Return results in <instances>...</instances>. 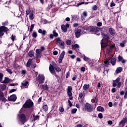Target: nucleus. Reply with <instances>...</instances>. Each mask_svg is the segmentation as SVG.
Here are the masks:
<instances>
[{
  "label": "nucleus",
  "instance_id": "1",
  "mask_svg": "<svg viewBox=\"0 0 127 127\" xmlns=\"http://www.w3.org/2000/svg\"><path fill=\"white\" fill-rule=\"evenodd\" d=\"M34 103L30 99L27 100L22 106L23 109H30L33 108Z\"/></svg>",
  "mask_w": 127,
  "mask_h": 127
},
{
  "label": "nucleus",
  "instance_id": "2",
  "mask_svg": "<svg viewBox=\"0 0 127 127\" xmlns=\"http://www.w3.org/2000/svg\"><path fill=\"white\" fill-rule=\"evenodd\" d=\"M84 109L85 111L88 112V113H92V112H93V111L94 110L93 104H91L88 102L85 104Z\"/></svg>",
  "mask_w": 127,
  "mask_h": 127
},
{
  "label": "nucleus",
  "instance_id": "3",
  "mask_svg": "<svg viewBox=\"0 0 127 127\" xmlns=\"http://www.w3.org/2000/svg\"><path fill=\"white\" fill-rule=\"evenodd\" d=\"M7 31H9L8 28L6 26H0V37L3 36L4 33L6 32V34H7Z\"/></svg>",
  "mask_w": 127,
  "mask_h": 127
},
{
  "label": "nucleus",
  "instance_id": "4",
  "mask_svg": "<svg viewBox=\"0 0 127 127\" xmlns=\"http://www.w3.org/2000/svg\"><path fill=\"white\" fill-rule=\"evenodd\" d=\"M66 90L67 92V95L69 97V100H73V93H72V91L73 90V88H72V86H68Z\"/></svg>",
  "mask_w": 127,
  "mask_h": 127
},
{
  "label": "nucleus",
  "instance_id": "5",
  "mask_svg": "<svg viewBox=\"0 0 127 127\" xmlns=\"http://www.w3.org/2000/svg\"><path fill=\"white\" fill-rule=\"evenodd\" d=\"M88 29L89 30V32H94L95 33H98L101 30V29L97 26H90Z\"/></svg>",
  "mask_w": 127,
  "mask_h": 127
},
{
  "label": "nucleus",
  "instance_id": "6",
  "mask_svg": "<svg viewBox=\"0 0 127 127\" xmlns=\"http://www.w3.org/2000/svg\"><path fill=\"white\" fill-rule=\"evenodd\" d=\"M36 80L39 82V84H43L45 77L44 75L39 74L38 77H37Z\"/></svg>",
  "mask_w": 127,
  "mask_h": 127
},
{
  "label": "nucleus",
  "instance_id": "7",
  "mask_svg": "<svg viewBox=\"0 0 127 127\" xmlns=\"http://www.w3.org/2000/svg\"><path fill=\"white\" fill-rule=\"evenodd\" d=\"M19 119L20 122L22 124H25V123H26V116H25V114H21L19 115Z\"/></svg>",
  "mask_w": 127,
  "mask_h": 127
},
{
  "label": "nucleus",
  "instance_id": "8",
  "mask_svg": "<svg viewBox=\"0 0 127 127\" xmlns=\"http://www.w3.org/2000/svg\"><path fill=\"white\" fill-rule=\"evenodd\" d=\"M17 99V97H16V95L12 94L10 95V97H8V101H9V102H15Z\"/></svg>",
  "mask_w": 127,
  "mask_h": 127
},
{
  "label": "nucleus",
  "instance_id": "9",
  "mask_svg": "<svg viewBox=\"0 0 127 127\" xmlns=\"http://www.w3.org/2000/svg\"><path fill=\"white\" fill-rule=\"evenodd\" d=\"M56 40L59 46H64V45H65L64 41L61 40V38L60 37L57 38Z\"/></svg>",
  "mask_w": 127,
  "mask_h": 127
},
{
  "label": "nucleus",
  "instance_id": "10",
  "mask_svg": "<svg viewBox=\"0 0 127 127\" xmlns=\"http://www.w3.org/2000/svg\"><path fill=\"white\" fill-rule=\"evenodd\" d=\"M82 30L79 28H78L77 30H75V35L76 38H79L81 36V32Z\"/></svg>",
  "mask_w": 127,
  "mask_h": 127
},
{
  "label": "nucleus",
  "instance_id": "11",
  "mask_svg": "<svg viewBox=\"0 0 127 127\" xmlns=\"http://www.w3.org/2000/svg\"><path fill=\"white\" fill-rule=\"evenodd\" d=\"M109 32L112 36H115V35H116V30L113 28H110L109 29Z\"/></svg>",
  "mask_w": 127,
  "mask_h": 127
},
{
  "label": "nucleus",
  "instance_id": "12",
  "mask_svg": "<svg viewBox=\"0 0 127 127\" xmlns=\"http://www.w3.org/2000/svg\"><path fill=\"white\" fill-rule=\"evenodd\" d=\"M71 18L72 21H75L77 20H79L80 19V17L78 15H72Z\"/></svg>",
  "mask_w": 127,
  "mask_h": 127
},
{
  "label": "nucleus",
  "instance_id": "13",
  "mask_svg": "<svg viewBox=\"0 0 127 127\" xmlns=\"http://www.w3.org/2000/svg\"><path fill=\"white\" fill-rule=\"evenodd\" d=\"M118 62H122L123 64H125L126 63V60L124 59V58L122 57L121 55H119L118 57Z\"/></svg>",
  "mask_w": 127,
  "mask_h": 127
},
{
  "label": "nucleus",
  "instance_id": "14",
  "mask_svg": "<svg viewBox=\"0 0 127 127\" xmlns=\"http://www.w3.org/2000/svg\"><path fill=\"white\" fill-rule=\"evenodd\" d=\"M12 80L8 77H5L4 80L2 82L3 84H7V83H10Z\"/></svg>",
  "mask_w": 127,
  "mask_h": 127
},
{
  "label": "nucleus",
  "instance_id": "15",
  "mask_svg": "<svg viewBox=\"0 0 127 127\" xmlns=\"http://www.w3.org/2000/svg\"><path fill=\"white\" fill-rule=\"evenodd\" d=\"M54 69H55V66H54L53 65L50 64L49 66V70L52 74L55 73V70H54Z\"/></svg>",
  "mask_w": 127,
  "mask_h": 127
},
{
  "label": "nucleus",
  "instance_id": "16",
  "mask_svg": "<svg viewBox=\"0 0 127 127\" xmlns=\"http://www.w3.org/2000/svg\"><path fill=\"white\" fill-rule=\"evenodd\" d=\"M103 38L104 39H105V40H110V39H111V38H110V36H109V35L107 34H105L104 33H103L101 34Z\"/></svg>",
  "mask_w": 127,
  "mask_h": 127
},
{
  "label": "nucleus",
  "instance_id": "17",
  "mask_svg": "<svg viewBox=\"0 0 127 127\" xmlns=\"http://www.w3.org/2000/svg\"><path fill=\"white\" fill-rule=\"evenodd\" d=\"M38 32L42 34L43 36H45V35H46V34L47 33V32H46V30H42V29H39L38 31Z\"/></svg>",
  "mask_w": 127,
  "mask_h": 127
},
{
  "label": "nucleus",
  "instance_id": "18",
  "mask_svg": "<svg viewBox=\"0 0 127 127\" xmlns=\"http://www.w3.org/2000/svg\"><path fill=\"white\" fill-rule=\"evenodd\" d=\"M126 123H127V118L126 117L123 119L119 123V125L121 126L122 125V126H125L126 125Z\"/></svg>",
  "mask_w": 127,
  "mask_h": 127
},
{
  "label": "nucleus",
  "instance_id": "19",
  "mask_svg": "<svg viewBox=\"0 0 127 127\" xmlns=\"http://www.w3.org/2000/svg\"><path fill=\"white\" fill-rule=\"evenodd\" d=\"M25 114L26 118H27L28 119H29V118H30V116H31V112H30V110H27L25 112Z\"/></svg>",
  "mask_w": 127,
  "mask_h": 127
},
{
  "label": "nucleus",
  "instance_id": "20",
  "mask_svg": "<svg viewBox=\"0 0 127 127\" xmlns=\"http://www.w3.org/2000/svg\"><path fill=\"white\" fill-rule=\"evenodd\" d=\"M121 72H123V67L121 66L118 67L115 71L116 74H119Z\"/></svg>",
  "mask_w": 127,
  "mask_h": 127
},
{
  "label": "nucleus",
  "instance_id": "21",
  "mask_svg": "<svg viewBox=\"0 0 127 127\" xmlns=\"http://www.w3.org/2000/svg\"><path fill=\"white\" fill-rule=\"evenodd\" d=\"M79 98H80V99L78 98V100L79 101V102L80 103H83L84 102V99H82L83 98V93L80 92L79 93Z\"/></svg>",
  "mask_w": 127,
  "mask_h": 127
},
{
  "label": "nucleus",
  "instance_id": "22",
  "mask_svg": "<svg viewBox=\"0 0 127 127\" xmlns=\"http://www.w3.org/2000/svg\"><path fill=\"white\" fill-rule=\"evenodd\" d=\"M32 59H29L27 62V64H26V67H28V68H29V67H30V66H31V64L32 63Z\"/></svg>",
  "mask_w": 127,
  "mask_h": 127
},
{
  "label": "nucleus",
  "instance_id": "23",
  "mask_svg": "<svg viewBox=\"0 0 127 127\" xmlns=\"http://www.w3.org/2000/svg\"><path fill=\"white\" fill-rule=\"evenodd\" d=\"M90 28V26H84L82 27V29L84 31V32H90V30L88 29Z\"/></svg>",
  "mask_w": 127,
  "mask_h": 127
},
{
  "label": "nucleus",
  "instance_id": "24",
  "mask_svg": "<svg viewBox=\"0 0 127 127\" xmlns=\"http://www.w3.org/2000/svg\"><path fill=\"white\" fill-rule=\"evenodd\" d=\"M90 88V84H85L83 87V90H84V91H87V90H88V89H89Z\"/></svg>",
  "mask_w": 127,
  "mask_h": 127
},
{
  "label": "nucleus",
  "instance_id": "25",
  "mask_svg": "<svg viewBox=\"0 0 127 127\" xmlns=\"http://www.w3.org/2000/svg\"><path fill=\"white\" fill-rule=\"evenodd\" d=\"M116 59L115 58H112L111 59V64H112V66H115L116 65Z\"/></svg>",
  "mask_w": 127,
  "mask_h": 127
},
{
  "label": "nucleus",
  "instance_id": "26",
  "mask_svg": "<svg viewBox=\"0 0 127 127\" xmlns=\"http://www.w3.org/2000/svg\"><path fill=\"white\" fill-rule=\"evenodd\" d=\"M97 112H105V109L102 106H98L97 108Z\"/></svg>",
  "mask_w": 127,
  "mask_h": 127
},
{
  "label": "nucleus",
  "instance_id": "27",
  "mask_svg": "<svg viewBox=\"0 0 127 127\" xmlns=\"http://www.w3.org/2000/svg\"><path fill=\"white\" fill-rule=\"evenodd\" d=\"M29 17L30 20H33V19H34V14H33V12H31L30 13Z\"/></svg>",
  "mask_w": 127,
  "mask_h": 127
},
{
  "label": "nucleus",
  "instance_id": "28",
  "mask_svg": "<svg viewBox=\"0 0 127 127\" xmlns=\"http://www.w3.org/2000/svg\"><path fill=\"white\" fill-rule=\"evenodd\" d=\"M85 3V4H88V3H91L90 2H81L80 3H78L76 5V6H80V5H82V4H84Z\"/></svg>",
  "mask_w": 127,
  "mask_h": 127
},
{
  "label": "nucleus",
  "instance_id": "29",
  "mask_svg": "<svg viewBox=\"0 0 127 127\" xmlns=\"http://www.w3.org/2000/svg\"><path fill=\"white\" fill-rule=\"evenodd\" d=\"M92 102L93 103H95V104H97V103H98V98H97V96H94L93 97Z\"/></svg>",
  "mask_w": 127,
  "mask_h": 127
},
{
  "label": "nucleus",
  "instance_id": "30",
  "mask_svg": "<svg viewBox=\"0 0 127 127\" xmlns=\"http://www.w3.org/2000/svg\"><path fill=\"white\" fill-rule=\"evenodd\" d=\"M62 30L64 31V32H67V27L64 25H62Z\"/></svg>",
  "mask_w": 127,
  "mask_h": 127
},
{
  "label": "nucleus",
  "instance_id": "31",
  "mask_svg": "<svg viewBox=\"0 0 127 127\" xmlns=\"http://www.w3.org/2000/svg\"><path fill=\"white\" fill-rule=\"evenodd\" d=\"M43 109L44 111H45V112H47V111H48V106L47 104L43 105Z\"/></svg>",
  "mask_w": 127,
  "mask_h": 127
},
{
  "label": "nucleus",
  "instance_id": "32",
  "mask_svg": "<svg viewBox=\"0 0 127 127\" xmlns=\"http://www.w3.org/2000/svg\"><path fill=\"white\" fill-rule=\"evenodd\" d=\"M42 51L40 49H37L36 50V54H37V55H39V56H40V55L42 53Z\"/></svg>",
  "mask_w": 127,
  "mask_h": 127
},
{
  "label": "nucleus",
  "instance_id": "33",
  "mask_svg": "<svg viewBox=\"0 0 127 127\" xmlns=\"http://www.w3.org/2000/svg\"><path fill=\"white\" fill-rule=\"evenodd\" d=\"M64 56H65V51H63L61 54L59 58H62L63 59V58H64Z\"/></svg>",
  "mask_w": 127,
  "mask_h": 127
},
{
  "label": "nucleus",
  "instance_id": "34",
  "mask_svg": "<svg viewBox=\"0 0 127 127\" xmlns=\"http://www.w3.org/2000/svg\"><path fill=\"white\" fill-rule=\"evenodd\" d=\"M53 35H54V37H58V33L56 32V30H54L53 31Z\"/></svg>",
  "mask_w": 127,
  "mask_h": 127
},
{
  "label": "nucleus",
  "instance_id": "35",
  "mask_svg": "<svg viewBox=\"0 0 127 127\" xmlns=\"http://www.w3.org/2000/svg\"><path fill=\"white\" fill-rule=\"evenodd\" d=\"M35 26V25L34 24H32L31 25L30 30H29L30 32H32V31H33V29L34 28Z\"/></svg>",
  "mask_w": 127,
  "mask_h": 127
},
{
  "label": "nucleus",
  "instance_id": "36",
  "mask_svg": "<svg viewBox=\"0 0 127 127\" xmlns=\"http://www.w3.org/2000/svg\"><path fill=\"white\" fill-rule=\"evenodd\" d=\"M115 45H111V46H110L109 52H111V51H112L113 49L115 48Z\"/></svg>",
  "mask_w": 127,
  "mask_h": 127
},
{
  "label": "nucleus",
  "instance_id": "37",
  "mask_svg": "<svg viewBox=\"0 0 127 127\" xmlns=\"http://www.w3.org/2000/svg\"><path fill=\"white\" fill-rule=\"evenodd\" d=\"M104 66L106 67H109V64H110V61H104Z\"/></svg>",
  "mask_w": 127,
  "mask_h": 127
},
{
  "label": "nucleus",
  "instance_id": "38",
  "mask_svg": "<svg viewBox=\"0 0 127 127\" xmlns=\"http://www.w3.org/2000/svg\"><path fill=\"white\" fill-rule=\"evenodd\" d=\"M32 36V37H34V38H36L38 36L37 33L36 32H33Z\"/></svg>",
  "mask_w": 127,
  "mask_h": 127
},
{
  "label": "nucleus",
  "instance_id": "39",
  "mask_svg": "<svg viewBox=\"0 0 127 127\" xmlns=\"http://www.w3.org/2000/svg\"><path fill=\"white\" fill-rule=\"evenodd\" d=\"M72 47L73 49H76V48H79V45L76 44L75 45H72Z\"/></svg>",
  "mask_w": 127,
  "mask_h": 127
},
{
  "label": "nucleus",
  "instance_id": "40",
  "mask_svg": "<svg viewBox=\"0 0 127 127\" xmlns=\"http://www.w3.org/2000/svg\"><path fill=\"white\" fill-rule=\"evenodd\" d=\"M28 56L30 57H33V52L32 51H30L29 53H28Z\"/></svg>",
  "mask_w": 127,
  "mask_h": 127
},
{
  "label": "nucleus",
  "instance_id": "41",
  "mask_svg": "<svg viewBox=\"0 0 127 127\" xmlns=\"http://www.w3.org/2000/svg\"><path fill=\"white\" fill-rule=\"evenodd\" d=\"M4 95L3 94V92L0 91V101L2 100V98H3Z\"/></svg>",
  "mask_w": 127,
  "mask_h": 127
},
{
  "label": "nucleus",
  "instance_id": "42",
  "mask_svg": "<svg viewBox=\"0 0 127 127\" xmlns=\"http://www.w3.org/2000/svg\"><path fill=\"white\" fill-rule=\"evenodd\" d=\"M55 70H56L57 72H60V71H61V68H60L59 66H55Z\"/></svg>",
  "mask_w": 127,
  "mask_h": 127
},
{
  "label": "nucleus",
  "instance_id": "43",
  "mask_svg": "<svg viewBox=\"0 0 127 127\" xmlns=\"http://www.w3.org/2000/svg\"><path fill=\"white\" fill-rule=\"evenodd\" d=\"M42 89H43V90H48L49 88H48V86L47 85H42Z\"/></svg>",
  "mask_w": 127,
  "mask_h": 127
},
{
  "label": "nucleus",
  "instance_id": "44",
  "mask_svg": "<svg viewBox=\"0 0 127 127\" xmlns=\"http://www.w3.org/2000/svg\"><path fill=\"white\" fill-rule=\"evenodd\" d=\"M126 42H127V41L126 40L123 41V43H120V46H121V47H125V44H126Z\"/></svg>",
  "mask_w": 127,
  "mask_h": 127
},
{
  "label": "nucleus",
  "instance_id": "45",
  "mask_svg": "<svg viewBox=\"0 0 127 127\" xmlns=\"http://www.w3.org/2000/svg\"><path fill=\"white\" fill-rule=\"evenodd\" d=\"M28 81H25V82H23L21 83L22 86H23V87H26V86H27V84H28Z\"/></svg>",
  "mask_w": 127,
  "mask_h": 127
},
{
  "label": "nucleus",
  "instance_id": "46",
  "mask_svg": "<svg viewBox=\"0 0 127 127\" xmlns=\"http://www.w3.org/2000/svg\"><path fill=\"white\" fill-rule=\"evenodd\" d=\"M30 12H31V10H30V9H27L26 10V14L27 15H28V14H30Z\"/></svg>",
  "mask_w": 127,
  "mask_h": 127
},
{
  "label": "nucleus",
  "instance_id": "47",
  "mask_svg": "<svg viewBox=\"0 0 127 127\" xmlns=\"http://www.w3.org/2000/svg\"><path fill=\"white\" fill-rule=\"evenodd\" d=\"M33 118H34L33 121H37V120H38V119H39V116H38V115H37V116L34 115Z\"/></svg>",
  "mask_w": 127,
  "mask_h": 127
},
{
  "label": "nucleus",
  "instance_id": "48",
  "mask_svg": "<svg viewBox=\"0 0 127 127\" xmlns=\"http://www.w3.org/2000/svg\"><path fill=\"white\" fill-rule=\"evenodd\" d=\"M71 114H76V113H77V109L74 108V109L71 110Z\"/></svg>",
  "mask_w": 127,
  "mask_h": 127
},
{
  "label": "nucleus",
  "instance_id": "49",
  "mask_svg": "<svg viewBox=\"0 0 127 127\" xmlns=\"http://www.w3.org/2000/svg\"><path fill=\"white\" fill-rule=\"evenodd\" d=\"M103 46L104 48H106V47H107V46H109V43L107 42V43H103Z\"/></svg>",
  "mask_w": 127,
  "mask_h": 127
},
{
  "label": "nucleus",
  "instance_id": "50",
  "mask_svg": "<svg viewBox=\"0 0 127 127\" xmlns=\"http://www.w3.org/2000/svg\"><path fill=\"white\" fill-rule=\"evenodd\" d=\"M6 71H7V72H8V73H9V74H12V70H11L9 68H6Z\"/></svg>",
  "mask_w": 127,
  "mask_h": 127
},
{
  "label": "nucleus",
  "instance_id": "51",
  "mask_svg": "<svg viewBox=\"0 0 127 127\" xmlns=\"http://www.w3.org/2000/svg\"><path fill=\"white\" fill-rule=\"evenodd\" d=\"M2 78H3V74L0 73V82L2 83Z\"/></svg>",
  "mask_w": 127,
  "mask_h": 127
},
{
  "label": "nucleus",
  "instance_id": "52",
  "mask_svg": "<svg viewBox=\"0 0 127 127\" xmlns=\"http://www.w3.org/2000/svg\"><path fill=\"white\" fill-rule=\"evenodd\" d=\"M97 9H98V6H97V5H94L92 7V10H97Z\"/></svg>",
  "mask_w": 127,
  "mask_h": 127
},
{
  "label": "nucleus",
  "instance_id": "53",
  "mask_svg": "<svg viewBox=\"0 0 127 127\" xmlns=\"http://www.w3.org/2000/svg\"><path fill=\"white\" fill-rule=\"evenodd\" d=\"M37 65L36 64H31V67L32 69H35Z\"/></svg>",
  "mask_w": 127,
  "mask_h": 127
},
{
  "label": "nucleus",
  "instance_id": "54",
  "mask_svg": "<svg viewBox=\"0 0 127 127\" xmlns=\"http://www.w3.org/2000/svg\"><path fill=\"white\" fill-rule=\"evenodd\" d=\"M59 111L61 113H63L64 112V108L63 107H59Z\"/></svg>",
  "mask_w": 127,
  "mask_h": 127
},
{
  "label": "nucleus",
  "instance_id": "55",
  "mask_svg": "<svg viewBox=\"0 0 127 127\" xmlns=\"http://www.w3.org/2000/svg\"><path fill=\"white\" fill-rule=\"evenodd\" d=\"M66 45H71V40H67L66 42Z\"/></svg>",
  "mask_w": 127,
  "mask_h": 127
},
{
  "label": "nucleus",
  "instance_id": "56",
  "mask_svg": "<svg viewBox=\"0 0 127 127\" xmlns=\"http://www.w3.org/2000/svg\"><path fill=\"white\" fill-rule=\"evenodd\" d=\"M52 6H53V2H52V4L48 6V8L49 9H51V8H52Z\"/></svg>",
  "mask_w": 127,
  "mask_h": 127
},
{
  "label": "nucleus",
  "instance_id": "57",
  "mask_svg": "<svg viewBox=\"0 0 127 127\" xmlns=\"http://www.w3.org/2000/svg\"><path fill=\"white\" fill-rule=\"evenodd\" d=\"M83 15L84 17H87V16H88V13H87V11H84L83 12Z\"/></svg>",
  "mask_w": 127,
  "mask_h": 127
},
{
  "label": "nucleus",
  "instance_id": "58",
  "mask_svg": "<svg viewBox=\"0 0 127 127\" xmlns=\"http://www.w3.org/2000/svg\"><path fill=\"white\" fill-rule=\"evenodd\" d=\"M8 23V22L7 21L2 22V25H3V26H5L6 25H7Z\"/></svg>",
  "mask_w": 127,
  "mask_h": 127
},
{
  "label": "nucleus",
  "instance_id": "59",
  "mask_svg": "<svg viewBox=\"0 0 127 127\" xmlns=\"http://www.w3.org/2000/svg\"><path fill=\"white\" fill-rule=\"evenodd\" d=\"M103 25V24L101 22H98L97 23V26H98V27H100Z\"/></svg>",
  "mask_w": 127,
  "mask_h": 127
},
{
  "label": "nucleus",
  "instance_id": "60",
  "mask_svg": "<svg viewBox=\"0 0 127 127\" xmlns=\"http://www.w3.org/2000/svg\"><path fill=\"white\" fill-rule=\"evenodd\" d=\"M83 60H84V61H89V60H90V59H89V58L84 56L83 58Z\"/></svg>",
  "mask_w": 127,
  "mask_h": 127
},
{
  "label": "nucleus",
  "instance_id": "61",
  "mask_svg": "<svg viewBox=\"0 0 127 127\" xmlns=\"http://www.w3.org/2000/svg\"><path fill=\"white\" fill-rule=\"evenodd\" d=\"M117 84H118V83L116 82V81H115V80L113 81V86L114 87H117Z\"/></svg>",
  "mask_w": 127,
  "mask_h": 127
},
{
  "label": "nucleus",
  "instance_id": "62",
  "mask_svg": "<svg viewBox=\"0 0 127 127\" xmlns=\"http://www.w3.org/2000/svg\"><path fill=\"white\" fill-rule=\"evenodd\" d=\"M67 102L68 103V105H69V107H72L73 106V104H72V103L71 102L70 100H68Z\"/></svg>",
  "mask_w": 127,
  "mask_h": 127
},
{
  "label": "nucleus",
  "instance_id": "63",
  "mask_svg": "<svg viewBox=\"0 0 127 127\" xmlns=\"http://www.w3.org/2000/svg\"><path fill=\"white\" fill-rule=\"evenodd\" d=\"M98 118L99 119H103V114L102 113H99L98 114Z\"/></svg>",
  "mask_w": 127,
  "mask_h": 127
},
{
  "label": "nucleus",
  "instance_id": "64",
  "mask_svg": "<svg viewBox=\"0 0 127 127\" xmlns=\"http://www.w3.org/2000/svg\"><path fill=\"white\" fill-rule=\"evenodd\" d=\"M14 39H15V36L12 35H11V40L13 42V41H14Z\"/></svg>",
  "mask_w": 127,
  "mask_h": 127
}]
</instances>
